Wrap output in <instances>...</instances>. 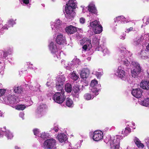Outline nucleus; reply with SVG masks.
<instances>
[{"label":"nucleus","instance_id":"nucleus-60","mask_svg":"<svg viewBox=\"0 0 149 149\" xmlns=\"http://www.w3.org/2000/svg\"><path fill=\"white\" fill-rule=\"evenodd\" d=\"M49 83H50V82H49L47 81V83L46 84V85L47 86H50Z\"/></svg>","mask_w":149,"mask_h":149},{"label":"nucleus","instance_id":"nucleus-58","mask_svg":"<svg viewBox=\"0 0 149 149\" xmlns=\"http://www.w3.org/2000/svg\"><path fill=\"white\" fill-rule=\"evenodd\" d=\"M29 64H30V65L29 66V67L30 68L32 69H33V67L32 66V64H30V63H29V62H28L27 63V65H29Z\"/></svg>","mask_w":149,"mask_h":149},{"label":"nucleus","instance_id":"nucleus-10","mask_svg":"<svg viewBox=\"0 0 149 149\" xmlns=\"http://www.w3.org/2000/svg\"><path fill=\"white\" fill-rule=\"evenodd\" d=\"M74 8L70 6H66L65 8L66 14H65V17L68 19H71L74 16V13L73 12ZM72 19H71V20Z\"/></svg>","mask_w":149,"mask_h":149},{"label":"nucleus","instance_id":"nucleus-59","mask_svg":"<svg viewBox=\"0 0 149 149\" xmlns=\"http://www.w3.org/2000/svg\"><path fill=\"white\" fill-rule=\"evenodd\" d=\"M146 49L148 51H149V43L146 47Z\"/></svg>","mask_w":149,"mask_h":149},{"label":"nucleus","instance_id":"nucleus-16","mask_svg":"<svg viewBox=\"0 0 149 149\" xmlns=\"http://www.w3.org/2000/svg\"><path fill=\"white\" fill-rule=\"evenodd\" d=\"M6 127H4L0 131V136H2L4 132L5 136L8 139H11L13 137L12 134L8 130H6Z\"/></svg>","mask_w":149,"mask_h":149},{"label":"nucleus","instance_id":"nucleus-39","mask_svg":"<svg viewBox=\"0 0 149 149\" xmlns=\"http://www.w3.org/2000/svg\"><path fill=\"white\" fill-rule=\"evenodd\" d=\"M70 77L71 79L74 81H76L78 79L79 76L73 72L70 74Z\"/></svg>","mask_w":149,"mask_h":149},{"label":"nucleus","instance_id":"nucleus-38","mask_svg":"<svg viewBox=\"0 0 149 149\" xmlns=\"http://www.w3.org/2000/svg\"><path fill=\"white\" fill-rule=\"evenodd\" d=\"M131 132V129L129 127H126L125 130H123L122 131V134L124 135V136H126L128 133Z\"/></svg>","mask_w":149,"mask_h":149},{"label":"nucleus","instance_id":"nucleus-20","mask_svg":"<svg viewBox=\"0 0 149 149\" xmlns=\"http://www.w3.org/2000/svg\"><path fill=\"white\" fill-rule=\"evenodd\" d=\"M81 91V88L78 85L75 86L73 89L72 93L76 97H78L79 94Z\"/></svg>","mask_w":149,"mask_h":149},{"label":"nucleus","instance_id":"nucleus-35","mask_svg":"<svg viewBox=\"0 0 149 149\" xmlns=\"http://www.w3.org/2000/svg\"><path fill=\"white\" fill-rule=\"evenodd\" d=\"M65 89L66 92L70 93L72 91V87L71 84L67 83L65 85Z\"/></svg>","mask_w":149,"mask_h":149},{"label":"nucleus","instance_id":"nucleus-51","mask_svg":"<svg viewBox=\"0 0 149 149\" xmlns=\"http://www.w3.org/2000/svg\"><path fill=\"white\" fill-rule=\"evenodd\" d=\"M103 74V72H96L95 73V75L97 78H100Z\"/></svg>","mask_w":149,"mask_h":149},{"label":"nucleus","instance_id":"nucleus-14","mask_svg":"<svg viewBox=\"0 0 149 149\" xmlns=\"http://www.w3.org/2000/svg\"><path fill=\"white\" fill-rule=\"evenodd\" d=\"M56 41V43L59 45H63L66 44L65 38L61 33H58Z\"/></svg>","mask_w":149,"mask_h":149},{"label":"nucleus","instance_id":"nucleus-62","mask_svg":"<svg viewBox=\"0 0 149 149\" xmlns=\"http://www.w3.org/2000/svg\"><path fill=\"white\" fill-rule=\"evenodd\" d=\"M3 113L2 111H0V117H1L2 116Z\"/></svg>","mask_w":149,"mask_h":149},{"label":"nucleus","instance_id":"nucleus-31","mask_svg":"<svg viewBox=\"0 0 149 149\" xmlns=\"http://www.w3.org/2000/svg\"><path fill=\"white\" fill-rule=\"evenodd\" d=\"M76 1L75 0H70L68 3L66 4V6L72 7L75 9L76 7Z\"/></svg>","mask_w":149,"mask_h":149},{"label":"nucleus","instance_id":"nucleus-45","mask_svg":"<svg viewBox=\"0 0 149 149\" xmlns=\"http://www.w3.org/2000/svg\"><path fill=\"white\" fill-rule=\"evenodd\" d=\"M72 62H73L75 64H77L79 65H80L81 63V62L79 59L77 58L73 59L72 61Z\"/></svg>","mask_w":149,"mask_h":149},{"label":"nucleus","instance_id":"nucleus-1","mask_svg":"<svg viewBox=\"0 0 149 149\" xmlns=\"http://www.w3.org/2000/svg\"><path fill=\"white\" fill-rule=\"evenodd\" d=\"M122 138V136L117 135L116 136H111L108 135L104 139V142L110 145L111 149H118L120 147V139Z\"/></svg>","mask_w":149,"mask_h":149},{"label":"nucleus","instance_id":"nucleus-55","mask_svg":"<svg viewBox=\"0 0 149 149\" xmlns=\"http://www.w3.org/2000/svg\"><path fill=\"white\" fill-rule=\"evenodd\" d=\"M125 36L126 35L125 34H123L120 36V39L123 40L125 39Z\"/></svg>","mask_w":149,"mask_h":149},{"label":"nucleus","instance_id":"nucleus-23","mask_svg":"<svg viewBox=\"0 0 149 149\" xmlns=\"http://www.w3.org/2000/svg\"><path fill=\"white\" fill-rule=\"evenodd\" d=\"M65 30L68 34H72L76 32L77 28L72 25L67 27L65 29Z\"/></svg>","mask_w":149,"mask_h":149},{"label":"nucleus","instance_id":"nucleus-18","mask_svg":"<svg viewBox=\"0 0 149 149\" xmlns=\"http://www.w3.org/2000/svg\"><path fill=\"white\" fill-rule=\"evenodd\" d=\"M81 43L84 44L85 43L82 48L83 49L86 50L88 46L90 48L92 46L91 43V41L89 40L87 38H84L81 41Z\"/></svg>","mask_w":149,"mask_h":149},{"label":"nucleus","instance_id":"nucleus-44","mask_svg":"<svg viewBox=\"0 0 149 149\" xmlns=\"http://www.w3.org/2000/svg\"><path fill=\"white\" fill-rule=\"evenodd\" d=\"M48 136V134L45 133V132L40 133V135L39 136V137H40L41 138L43 139L47 138Z\"/></svg>","mask_w":149,"mask_h":149},{"label":"nucleus","instance_id":"nucleus-48","mask_svg":"<svg viewBox=\"0 0 149 149\" xmlns=\"http://www.w3.org/2000/svg\"><path fill=\"white\" fill-rule=\"evenodd\" d=\"M8 53L6 52H3V54H1L0 52V57L1 58H6L8 56Z\"/></svg>","mask_w":149,"mask_h":149},{"label":"nucleus","instance_id":"nucleus-37","mask_svg":"<svg viewBox=\"0 0 149 149\" xmlns=\"http://www.w3.org/2000/svg\"><path fill=\"white\" fill-rule=\"evenodd\" d=\"M56 87L57 90L62 91L63 90V84L56 82Z\"/></svg>","mask_w":149,"mask_h":149},{"label":"nucleus","instance_id":"nucleus-54","mask_svg":"<svg viewBox=\"0 0 149 149\" xmlns=\"http://www.w3.org/2000/svg\"><path fill=\"white\" fill-rule=\"evenodd\" d=\"M29 2V0H23L22 1L21 3L22 4L24 3L25 4H28Z\"/></svg>","mask_w":149,"mask_h":149},{"label":"nucleus","instance_id":"nucleus-5","mask_svg":"<svg viewBox=\"0 0 149 149\" xmlns=\"http://www.w3.org/2000/svg\"><path fill=\"white\" fill-rule=\"evenodd\" d=\"M66 98L64 93L62 92H57L53 96V98L56 102L59 104L62 103Z\"/></svg>","mask_w":149,"mask_h":149},{"label":"nucleus","instance_id":"nucleus-13","mask_svg":"<svg viewBox=\"0 0 149 149\" xmlns=\"http://www.w3.org/2000/svg\"><path fill=\"white\" fill-rule=\"evenodd\" d=\"M115 25L117 26L118 24H119L122 23H125L129 22V19H126L123 16H121L116 17L114 19Z\"/></svg>","mask_w":149,"mask_h":149},{"label":"nucleus","instance_id":"nucleus-61","mask_svg":"<svg viewBox=\"0 0 149 149\" xmlns=\"http://www.w3.org/2000/svg\"><path fill=\"white\" fill-rule=\"evenodd\" d=\"M15 149H20V147H19L17 146H15Z\"/></svg>","mask_w":149,"mask_h":149},{"label":"nucleus","instance_id":"nucleus-53","mask_svg":"<svg viewBox=\"0 0 149 149\" xmlns=\"http://www.w3.org/2000/svg\"><path fill=\"white\" fill-rule=\"evenodd\" d=\"M80 22L82 24H83L84 23L85 21V19L83 18V17H81L80 19Z\"/></svg>","mask_w":149,"mask_h":149},{"label":"nucleus","instance_id":"nucleus-50","mask_svg":"<svg viewBox=\"0 0 149 149\" xmlns=\"http://www.w3.org/2000/svg\"><path fill=\"white\" fill-rule=\"evenodd\" d=\"M6 90L5 89H0V97L3 96L5 93Z\"/></svg>","mask_w":149,"mask_h":149},{"label":"nucleus","instance_id":"nucleus-24","mask_svg":"<svg viewBox=\"0 0 149 149\" xmlns=\"http://www.w3.org/2000/svg\"><path fill=\"white\" fill-rule=\"evenodd\" d=\"M49 49L52 53L56 54L57 49L55 44L52 42L49 45Z\"/></svg>","mask_w":149,"mask_h":149},{"label":"nucleus","instance_id":"nucleus-29","mask_svg":"<svg viewBox=\"0 0 149 149\" xmlns=\"http://www.w3.org/2000/svg\"><path fill=\"white\" fill-rule=\"evenodd\" d=\"M141 105L146 107H149V98H146L144 100H141L139 101Z\"/></svg>","mask_w":149,"mask_h":149},{"label":"nucleus","instance_id":"nucleus-26","mask_svg":"<svg viewBox=\"0 0 149 149\" xmlns=\"http://www.w3.org/2000/svg\"><path fill=\"white\" fill-rule=\"evenodd\" d=\"M140 86L144 89L149 90V81L142 80L140 83Z\"/></svg>","mask_w":149,"mask_h":149},{"label":"nucleus","instance_id":"nucleus-21","mask_svg":"<svg viewBox=\"0 0 149 149\" xmlns=\"http://www.w3.org/2000/svg\"><path fill=\"white\" fill-rule=\"evenodd\" d=\"M89 73V70L87 68H84L81 71L80 74L81 77L84 79H85L88 77Z\"/></svg>","mask_w":149,"mask_h":149},{"label":"nucleus","instance_id":"nucleus-7","mask_svg":"<svg viewBox=\"0 0 149 149\" xmlns=\"http://www.w3.org/2000/svg\"><path fill=\"white\" fill-rule=\"evenodd\" d=\"M56 141L53 139H47L44 143L43 146L45 148L53 149L55 148Z\"/></svg>","mask_w":149,"mask_h":149},{"label":"nucleus","instance_id":"nucleus-9","mask_svg":"<svg viewBox=\"0 0 149 149\" xmlns=\"http://www.w3.org/2000/svg\"><path fill=\"white\" fill-rule=\"evenodd\" d=\"M7 99L9 103L10 104L11 106L13 107H14L13 105H15L19 101L18 98L12 93L8 95L7 97Z\"/></svg>","mask_w":149,"mask_h":149},{"label":"nucleus","instance_id":"nucleus-40","mask_svg":"<svg viewBox=\"0 0 149 149\" xmlns=\"http://www.w3.org/2000/svg\"><path fill=\"white\" fill-rule=\"evenodd\" d=\"M36 87L34 88L33 86L31 85H29V88L31 90L33 91H37L39 89V87L40 86V85L38 83H36Z\"/></svg>","mask_w":149,"mask_h":149},{"label":"nucleus","instance_id":"nucleus-25","mask_svg":"<svg viewBox=\"0 0 149 149\" xmlns=\"http://www.w3.org/2000/svg\"><path fill=\"white\" fill-rule=\"evenodd\" d=\"M57 138L59 141L61 143L65 142L67 140V136L63 133H60L58 135Z\"/></svg>","mask_w":149,"mask_h":149},{"label":"nucleus","instance_id":"nucleus-57","mask_svg":"<svg viewBox=\"0 0 149 149\" xmlns=\"http://www.w3.org/2000/svg\"><path fill=\"white\" fill-rule=\"evenodd\" d=\"M24 114L23 112H21L19 114V116L20 117H21V118H22L23 119H24L23 117H24Z\"/></svg>","mask_w":149,"mask_h":149},{"label":"nucleus","instance_id":"nucleus-22","mask_svg":"<svg viewBox=\"0 0 149 149\" xmlns=\"http://www.w3.org/2000/svg\"><path fill=\"white\" fill-rule=\"evenodd\" d=\"M65 77L64 74H58L56 78V83L63 84L65 81Z\"/></svg>","mask_w":149,"mask_h":149},{"label":"nucleus","instance_id":"nucleus-43","mask_svg":"<svg viewBox=\"0 0 149 149\" xmlns=\"http://www.w3.org/2000/svg\"><path fill=\"white\" fill-rule=\"evenodd\" d=\"M65 67L67 69L70 70V68H71L72 65H73V64H71V63L69 64L67 62H65Z\"/></svg>","mask_w":149,"mask_h":149},{"label":"nucleus","instance_id":"nucleus-47","mask_svg":"<svg viewBox=\"0 0 149 149\" xmlns=\"http://www.w3.org/2000/svg\"><path fill=\"white\" fill-rule=\"evenodd\" d=\"M15 22L13 20L10 19L8 21L7 24L9 26H10V27L13 26V25L15 24Z\"/></svg>","mask_w":149,"mask_h":149},{"label":"nucleus","instance_id":"nucleus-27","mask_svg":"<svg viewBox=\"0 0 149 149\" xmlns=\"http://www.w3.org/2000/svg\"><path fill=\"white\" fill-rule=\"evenodd\" d=\"M100 37L99 36H95L93 38L92 44L94 47H96V48H98L99 44Z\"/></svg>","mask_w":149,"mask_h":149},{"label":"nucleus","instance_id":"nucleus-17","mask_svg":"<svg viewBox=\"0 0 149 149\" xmlns=\"http://www.w3.org/2000/svg\"><path fill=\"white\" fill-rule=\"evenodd\" d=\"M142 91L140 88L133 89L132 94L134 97L137 98H139L141 97Z\"/></svg>","mask_w":149,"mask_h":149},{"label":"nucleus","instance_id":"nucleus-63","mask_svg":"<svg viewBox=\"0 0 149 149\" xmlns=\"http://www.w3.org/2000/svg\"><path fill=\"white\" fill-rule=\"evenodd\" d=\"M91 57H88L87 58V59L88 61H90L91 60Z\"/></svg>","mask_w":149,"mask_h":149},{"label":"nucleus","instance_id":"nucleus-4","mask_svg":"<svg viewBox=\"0 0 149 149\" xmlns=\"http://www.w3.org/2000/svg\"><path fill=\"white\" fill-rule=\"evenodd\" d=\"M90 26L95 34L100 33L102 31V27L100 24V22L97 20L90 22Z\"/></svg>","mask_w":149,"mask_h":149},{"label":"nucleus","instance_id":"nucleus-12","mask_svg":"<svg viewBox=\"0 0 149 149\" xmlns=\"http://www.w3.org/2000/svg\"><path fill=\"white\" fill-rule=\"evenodd\" d=\"M149 36L148 35H145L143 36H141L140 37L136 38L134 39L133 44L134 45L137 46L141 45L142 42L144 41H146L147 40V39H146V38H148Z\"/></svg>","mask_w":149,"mask_h":149},{"label":"nucleus","instance_id":"nucleus-15","mask_svg":"<svg viewBox=\"0 0 149 149\" xmlns=\"http://www.w3.org/2000/svg\"><path fill=\"white\" fill-rule=\"evenodd\" d=\"M103 136V133L101 131H95L93 133V139L95 141H98L102 139Z\"/></svg>","mask_w":149,"mask_h":149},{"label":"nucleus","instance_id":"nucleus-32","mask_svg":"<svg viewBox=\"0 0 149 149\" xmlns=\"http://www.w3.org/2000/svg\"><path fill=\"white\" fill-rule=\"evenodd\" d=\"M23 89L21 86H15L13 88V91L17 94H20L23 91Z\"/></svg>","mask_w":149,"mask_h":149},{"label":"nucleus","instance_id":"nucleus-46","mask_svg":"<svg viewBox=\"0 0 149 149\" xmlns=\"http://www.w3.org/2000/svg\"><path fill=\"white\" fill-rule=\"evenodd\" d=\"M33 132L34 134L36 136H37L39 137L40 134H39V131L38 129H34L33 130Z\"/></svg>","mask_w":149,"mask_h":149},{"label":"nucleus","instance_id":"nucleus-64","mask_svg":"<svg viewBox=\"0 0 149 149\" xmlns=\"http://www.w3.org/2000/svg\"><path fill=\"white\" fill-rule=\"evenodd\" d=\"M132 125L134 126L135 125V124L134 123H132Z\"/></svg>","mask_w":149,"mask_h":149},{"label":"nucleus","instance_id":"nucleus-19","mask_svg":"<svg viewBox=\"0 0 149 149\" xmlns=\"http://www.w3.org/2000/svg\"><path fill=\"white\" fill-rule=\"evenodd\" d=\"M45 104H42L38 107L36 114L38 117H40L43 115V110L45 109Z\"/></svg>","mask_w":149,"mask_h":149},{"label":"nucleus","instance_id":"nucleus-6","mask_svg":"<svg viewBox=\"0 0 149 149\" xmlns=\"http://www.w3.org/2000/svg\"><path fill=\"white\" fill-rule=\"evenodd\" d=\"M90 86L91 88L92 92L95 95L98 94V92L101 87L100 84H98L97 81L95 79L92 80L91 81Z\"/></svg>","mask_w":149,"mask_h":149},{"label":"nucleus","instance_id":"nucleus-41","mask_svg":"<svg viewBox=\"0 0 149 149\" xmlns=\"http://www.w3.org/2000/svg\"><path fill=\"white\" fill-rule=\"evenodd\" d=\"M84 99L86 100H90L91 98V95L90 94L87 93L85 94L84 96Z\"/></svg>","mask_w":149,"mask_h":149},{"label":"nucleus","instance_id":"nucleus-49","mask_svg":"<svg viewBox=\"0 0 149 149\" xmlns=\"http://www.w3.org/2000/svg\"><path fill=\"white\" fill-rule=\"evenodd\" d=\"M9 27L10 26H9L8 24H6L2 27L1 30L3 31L4 30H7Z\"/></svg>","mask_w":149,"mask_h":149},{"label":"nucleus","instance_id":"nucleus-56","mask_svg":"<svg viewBox=\"0 0 149 149\" xmlns=\"http://www.w3.org/2000/svg\"><path fill=\"white\" fill-rule=\"evenodd\" d=\"M58 129H59L58 127H54L52 129V130H54L56 132H58Z\"/></svg>","mask_w":149,"mask_h":149},{"label":"nucleus","instance_id":"nucleus-8","mask_svg":"<svg viewBox=\"0 0 149 149\" xmlns=\"http://www.w3.org/2000/svg\"><path fill=\"white\" fill-rule=\"evenodd\" d=\"M115 74L122 80L124 81L126 80L127 76L126 75L125 72L123 70V68L121 66L118 67L117 70Z\"/></svg>","mask_w":149,"mask_h":149},{"label":"nucleus","instance_id":"nucleus-42","mask_svg":"<svg viewBox=\"0 0 149 149\" xmlns=\"http://www.w3.org/2000/svg\"><path fill=\"white\" fill-rule=\"evenodd\" d=\"M146 54L145 52L144 51H141L140 55L141 56V57L142 58L146 59L147 58Z\"/></svg>","mask_w":149,"mask_h":149},{"label":"nucleus","instance_id":"nucleus-11","mask_svg":"<svg viewBox=\"0 0 149 149\" xmlns=\"http://www.w3.org/2000/svg\"><path fill=\"white\" fill-rule=\"evenodd\" d=\"M51 27L53 32H57L60 28L61 24V21L59 19H56L54 22H52L51 23Z\"/></svg>","mask_w":149,"mask_h":149},{"label":"nucleus","instance_id":"nucleus-3","mask_svg":"<svg viewBox=\"0 0 149 149\" xmlns=\"http://www.w3.org/2000/svg\"><path fill=\"white\" fill-rule=\"evenodd\" d=\"M131 66H132L131 70L132 77L134 78L137 77L141 72V69L140 64L136 62L132 61Z\"/></svg>","mask_w":149,"mask_h":149},{"label":"nucleus","instance_id":"nucleus-28","mask_svg":"<svg viewBox=\"0 0 149 149\" xmlns=\"http://www.w3.org/2000/svg\"><path fill=\"white\" fill-rule=\"evenodd\" d=\"M88 10L90 12L92 13L96 14L97 13V10L95 5L93 3H91L88 6Z\"/></svg>","mask_w":149,"mask_h":149},{"label":"nucleus","instance_id":"nucleus-36","mask_svg":"<svg viewBox=\"0 0 149 149\" xmlns=\"http://www.w3.org/2000/svg\"><path fill=\"white\" fill-rule=\"evenodd\" d=\"M134 141L138 147L139 148H143V147L144 145L141 143V141L137 138H136Z\"/></svg>","mask_w":149,"mask_h":149},{"label":"nucleus","instance_id":"nucleus-52","mask_svg":"<svg viewBox=\"0 0 149 149\" xmlns=\"http://www.w3.org/2000/svg\"><path fill=\"white\" fill-rule=\"evenodd\" d=\"M134 29L132 27H131L127 29L126 31V32L127 33H128L132 31H134Z\"/></svg>","mask_w":149,"mask_h":149},{"label":"nucleus","instance_id":"nucleus-33","mask_svg":"<svg viewBox=\"0 0 149 149\" xmlns=\"http://www.w3.org/2000/svg\"><path fill=\"white\" fill-rule=\"evenodd\" d=\"M13 107L15 108L16 109L19 110H23L26 108V106L22 104H18L17 105H13Z\"/></svg>","mask_w":149,"mask_h":149},{"label":"nucleus","instance_id":"nucleus-34","mask_svg":"<svg viewBox=\"0 0 149 149\" xmlns=\"http://www.w3.org/2000/svg\"><path fill=\"white\" fill-rule=\"evenodd\" d=\"M66 105L69 107H72L74 106V104L72 101L69 98L66 99Z\"/></svg>","mask_w":149,"mask_h":149},{"label":"nucleus","instance_id":"nucleus-2","mask_svg":"<svg viewBox=\"0 0 149 149\" xmlns=\"http://www.w3.org/2000/svg\"><path fill=\"white\" fill-rule=\"evenodd\" d=\"M122 49H123V51L122 50H121L118 59L121 63L127 67L130 64V62H131L130 60L132 58V54L129 51H125L124 49H125V48H123Z\"/></svg>","mask_w":149,"mask_h":149},{"label":"nucleus","instance_id":"nucleus-30","mask_svg":"<svg viewBox=\"0 0 149 149\" xmlns=\"http://www.w3.org/2000/svg\"><path fill=\"white\" fill-rule=\"evenodd\" d=\"M96 49L98 51H101L104 54H107L109 53V51L107 48L104 46H100L98 48H96Z\"/></svg>","mask_w":149,"mask_h":149}]
</instances>
